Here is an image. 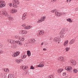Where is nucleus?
Here are the masks:
<instances>
[{
  "label": "nucleus",
  "instance_id": "33",
  "mask_svg": "<svg viewBox=\"0 0 78 78\" xmlns=\"http://www.w3.org/2000/svg\"><path fill=\"white\" fill-rule=\"evenodd\" d=\"M65 50L66 52H68V51H69V48L68 47H66L65 48Z\"/></svg>",
  "mask_w": 78,
  "mask_h": 78
},
{
  "label": "nucleus",
  "instance_id": "53",
  "mask_svg": "<svg viewBox=\"0 0 78 78\" xmlns=\"http://www.w3.org/2000/svg\"><path fill=\"white\" fill-rule=\"evenodd\" d=\"M44 42H42L41 44V45L42 46L43 45H44Z\"/></svg>",
  "mask_w": 78,
  "mask_h": 78
},
{
  "label": "nucleus",
  "instance_id": "26",
  "mask_svg": "<svg viewBox=\"0 0 78 78\" xmlns=\"http://www.w3.org/2000/svg\"><path fill=\"white\" fill-rule=\"evenodd\" d=\"M4 70L5 72H6L7 73H8V72H9V70L8 68H5L4 69Z\"/></svg>",
  "mask_w": 78,
  "mask_h": 78
},
{
  "label": "nucleus",
  "instance_id": "13",
  "mask_svg": "<svg viewBox=\"0 0 78 78\" xmlns=\"http://www.w3.org/2000/svg\"><path fill=\"white\" fill-rule=\"evenodd\" d=\"M27 13L25 12L24 13L23 15L22 19L23 20H25L26 17H27Z\"/></svg>",
  "mask_w": 78,
  "mask_h": 78
},
{
  "label": "nucleus",
  "instance_id": "3",
  "mask_svg": "<svg viewBox=\"0 0 78 78\" xmlns=\"http://www.w3.org/2000/svg\"><path fill=\"white\" fill-rule=\"evenodd\" d=\"M44 31L43 30H41L39 31V33L37 34V36H42L44 35Z\"/></svg>",
  "mask_w": 78,
  "mask_h": 78
},
{
  "label": "nucleus",
  "instance_id": "8",
  "mask_svg": "<svg viewBox=\"0 0 78 78\" xmlns=\"http://www.w3.org/2000/svg\"><path fill=\"white\" fill-rule=\"evenodd\" d=\"M70 62L72 64L73 66H76V62L75 60H74L73 59H71L70 60Z\"/></svg>",
  "mask_w": 78,
  "mask_h": 78
},
{
  "label": "nucleus",
  "instance_id": "25",
  "mask_svg": "<svg viewBox=\"0 0 78 78\" xmlns=\"http://www.w3.org/2000/svg\"><path fill=\"white\" fill-rule=\"evenodd\" d=\"M73 72L74 73H76L78 72V69H73Z\"/></svg>",
  "mask_w": 78,
  "mask_h": 78
},
{
  "label": "nucleus",
  "instance_id": "27",
  "mask_svg": "<svg viewBox=\"0 0 78 78\" xmlns=\"http://www.w3.org/2000/svg\"><path fill=\"white\" fill-rule=\"evenodd\" d=\"M20 37V36L19 35H16L15 36V38L16 39H17L19 38Z\"/></svg>",
  "mask_w": 78,
  "mask_h": 78
},
{
  "label": "nucleus",
  "instance_id": "7",
  "mask_svg": "<svg viewBox=\"0 0 78 78\" xmlns=\"http://www.w3.org/2000/svg\"><path fill=\"white\" fill-rule=\"evenodd\" d=\"M17 12V10L15 9H12L10 11V13L14 14Z\"/></svg>",
  "mask_w": 78,
  "mask_h": 78
},
{
  "label": "nucleus",
  "instance_id": "55",
  "mask_svg": "<svg viewBox=\"0 0 78 78\" xmlns=\"http://www.w3.org/2000/svg\"><path fill=\"white\" fill-rule=\"evenodd\" d=\"M67 3H69V0H67L66 1Z\"/></svg>",
  "mask_w": 78,
  "mask_h": 78
},
{
  "label": "nucleus",
  "instance_id": "11",
  "mask_svg": "<svg viewBox=\"0 0 78 78\" xmlns=\"http://www.w3.org/2000/svg\"><path fill=\"white\" fill-rule=\"evenodd\" d=\"M59 37H55L53 39L55 42H58V43L59 44L60 41L59 40Z\"/></svg>",
  "mask_w": 78,
  "mask_h": 78
},
{
  "label": "nucleus",
  "instance_id": "60",
  "mask_svg": "<svg viewBox=\"0 0 78 78\" xmlns=\"http://www.w3.org/2000/svg\"><path fill=\"white\" fill-rule=\"evenodd\" d=\"M64 14H65V13H64Z\"/></svg>",
  "mask_w": 78,
  "mask_h": 78
},
{
  "label": "nucleus",
  "instance_id": "48",
  "mask_svg": "<svg viewBox=\"0 0 78 78\" xmlns=\"http://www.w3.org/2000/svg\"><path fill=\"white\" fill-rule=\"evenodd\" d=\"M63 76H66V73H63Z\"/></svg>",
  "mask_w": 78,
  "mask_h": 78
},
{
  "label": "nucleus",
  "instance_id": "30",
  "mask_svg": "<svg viewBox=\"0 0 78 78\" xmlns=\"http://www.w3.org/2000/svg\"><path fill=\"white\" fill-rule=\"evenodd\" d=\"M27 54L28 56H30V55H31V52H30V51H28L27 52Z\"/></svg>",
  "mask_w": 78,
  "mask_h": 78
},
{
  "label": "nucleus",
  "instance_id": "45",
  "mask_svg": "<svg viewBox=\"0 0 78 78\" xmlns=\"http://www.w3.org/2000/svg\"><path fill=\"white\" fill-rule=\"evenodd\" d=\"M44 44L45 45H47L48 44V43L47 41H45L44 42Z\"/></svg>",
  "mask_w": 78,
  "mask_h": 78
},
{
  "label": "nucleus",
  "instance_id": "49",
  "mask_svg": "<svg viewBox=\"0 0 78 78\" xmlns=\"http://www.w3.org/2000/svg\"><path fill=\"white\" fill-rule=\"evenodd\" d=\"M1 78H3V73H2L1 75Z\"/></svg>",
  "mask_w": 78,
  "mask_h": 78
},
{
  "label": "nucleus",
  "instance_id": "59",
  "mask_svg": "<svg viewBox=\"0 0 78 78\" xmlns=\"http://www.w3.org/2000/svg\"><path fill=\"white\" fill-rule=\"evenodd\" d=\"M1 2H2V1H0V4H1Z\"/></svg>",
  "mask_w": 78,
  "mask_h": 78
},
{
  "label": "nucleus",
  "instance_id": "23",
  "mask_svg": "<svg viewBox=\"0 0 78 78\" xmlns=\"http://www.w3.org/2000/svg\"><path fill=\"white\" fill-rule=\"evenodd\" d=\"M21 58L22 59H25L27 58V55L22 54L21 55Z\"/></svg>",
  "mask_w": 78,
  "mask_h": 78
},
{
  "label": "nucleus",
  "instance_id": "36",
  "mask_svg": "<svg viewBox=\"0 0 78 78\" xmlns=\"http://www.w3.org/2000/svg\"><path fill=\"white\" fill-rule=\"evenodd\" d=\"M51 12H52V13L56 12V9L52 10L51 11Z\"/></svg>",
  "mask_w": 78,
  "mask_h": 78
},
{
  "label": "nucleus",
  "instance_id": "54",
  "mask_svg": "<svg viewBox=\"0 0 78 78\" xmlns=\"http://www.w3.org/2000/svg\"><path fill=\"white\" fill-rule=\"evenodd\" d=\"M2 48V44L0 43V48Z\"/></svg>",
  "mask_w": 78,
  "mask_h": 78
},
{
  "label": "nucleus",
  "instance_id": "9",
  "mask_svg": "<svg viewBox=\"0 0 78 78\" xmlns=\"http://www.w3.org/2000/svg\"><path fill=\"white\" fill-rule=\"evenodd\" d=\"M69 43V41L68 40H66L65 41L63 44V46L65 47H67V44H68V43Z\"/></svg>",
  "mask_w": 78,
  "mask_h": 78
},
{
  "label": "nucleus",
  "instance_id": "56",
  "mask_svg": "<svg viewBox=\"0 0 78 78\" xmlns=\"http://www.w3.org/2000/svg\"><path fill=\"white\" fill-rule=\"evenodd\" d=\"M52 39V37H51L50 38V40H51Z\"/></svg>",
  "mask_w": 78,
  "mask_h": 78
},
{
  "label": "nucleus",
  "instance_id": "37",
  "mask_svg": "<svg viewBox=\"0 0 78 78\" xmlns=\"http://www.w3.org/2000/svg\"><path fill=\"white\" fill-rule=\"evenodd\" d=\"M10 43L12 44H14V40H11Z\"/></svg>",
  "mask_w": 78,
  "mask_h": 78
},
{
  "label": "nucleus",
  "instance_id": "4",
  "mask_svg": "<svg viewBox=\"0 0 78 78\" xmlns=\"http://www.w3.org/2000/svg\"><path fill=\"white\" fill-rule=\"evenodd\" d=\"M20 54V52L19 51H16V52H14L12 55V57L13 58H16L17 56H18Z\"/></svg>",
  "mask_w": 78,
  "mask_h": 78
},
{
  "label": "nucleus",
  "instance_id": "47",
  "mask_svg": "<svg viewBox=\"0 0 78 78\" xmlns=\"http://www.w3.org/2000/svg\"><path fill=\"white\" fill-rule=\"evenodd\" d=\"M11 40L10 39H9L7 40V41L8 42H9V43H10V42L11 41Z\"/></svg>",
  "mask_w": 78,
  "mask_h": 78
},
{
  "label": "nucleus",
  "instance_id": "58",
  "mask_svg": "<svg viewBox=\"0 0 78 78\" xmlns=\"http://www.w3.org/2000/svg\"><path fill=\"white\" fill-rule=\"evenodd\" d=\"M69 2H70L72 1V0H69Z\"/></svg>",
  "mask_w": 78,
  "mask_h": 78
},
{
  "label": "nucleus",
  "instance_id": "42",
  "mask_svg": "<svg viewBox=\"0 0 78 78\" xmlns=\"http://www.w3.org/2000/svg\"><path fill=\"white\" fill-rule=\"evenodd\" d=\"M61 37H62V38H64V34H63L61 35Z\"/></svg>",
  "mask_w": 78,
  "mask_h": 78
},
{
  "label": "nucleus",
  "instance_id": "1",
  "mask_svg": "<svg viewBox=\"0 0 78 78\" xmlns=\"http://www.w3.org/2000/svg\"><path fill=\"white\" fill-rule=\"evenodd\" d=\"M19 1L18 0H14L13 1V6L14 8H17L19 5Z\"/></svg>",
  "mask_w": 78,
  "mask_h": 78
},
{
  "label": "nucleus",
  "instance_id": "41",
  "mask_svg": "<svg viewBox=\"0 0 78 78\" xmlns=\"http://www.w3.org/2000/svg\"><path fill=\"white\" fill-rule=\"evenodd\" d=\"M2 53H3V51L2 50H0V55H1V54H2Z\"/></svg>",
  "mask_w": 78,
  "mask_h": 78
},
{
  "label": "nucleus",
  "instance_id": "21",
  "mask_svg": "<svg viewBox=\"0 0 78 78\" xmlns=\"http://www.w3.org/2000/svg\"><path fill=\"white\" fill-rule=\"evenodd\" d=\"M19 39V41H20L21 42L24 41L25 40V38H24V37H20Z\"/></svg>",
  "mask_w": 78,
  "mask_h": 78
},
{
  "label": "nucleus",
  "instance_id": "20",
  "mask_svg": "<svg viewBox=\"0 0 78 78\" xmlns=\"http://www.w3.org/2000/svg\"><path fill=\"white\" fill-rule=\"evenodd\" d=\"M8 78H14V75L12 74H9L8 76Z\"/></svg>",
  "mask_w": 78,
  "mask_h": 78
},
{
  "label": "nucleus",
  "instance_id": "16",
  "mask_svg": "<svg viewBox=\"0 0 78 78\" xmlns=\"http://www.w3.org/2000/svg\"><path fill=\"white\" fill-rule=\"evenodd\" d=\"M35 41L34 39H30L29 40V43H31V44H33L35 42Z\"/></svg>",
  "mask_w": 78,
  "mask_h": 78
},
{
  "label": "nucleus",
  "instance_id": "40",
  "mask_svg": "<svg viewBox=\"0 0 78 78\" xmlns=\"http://www.w3.org/2000/svg\"><path fill=\"white\" fill-rule=\"evenodd\" d=\"M30 69H34V67H33V66H31L30 68Z\"/></svg>",
  "mask_w": 78,
  "mask_h": 78
},
{
  "label": "nucleus",
  "instance_id": "28",
  "mask_svg": "<svg viewBox=\"0 0 78 78\" xmlns=\"http://www.w3.org/2000/svg\"><path fill=\"white\" fill-rule=\"evenodd\" d=\"M68 22H70V23H72V22H73V21L71 20L70 18H68L66 20Z\"/></svg>",
  "mask_w": 78,
  "mask_h": 78
},
{
  "label": "nucleus",
  "instance_id": "5",
  "mask_svg": "<svg viewBox=\"0 0 78 78\" xmlns=\"http://www.w3.org/2000/svg\"><path fill=\"white\" fill-rule=\"evenodd\" d=\"M28 33L27 31L25 30H22L20 31L19 33L20 34H27Z\"/></svg>",
  "mask_w": 78,
  "mask_h": 78
},
{
  "label": "nucleus",
  "instance_id": "32",
  "mask_svg": "<svg viewBox=\"0 0 78 78\" xmlns=\"http://www.w3.org/2000/svg\"><path fill=\"white\" fill-rule=\"evenodd\" d=\"M18 45L20 46H22V45H23V44H22V42L20 41L18 43Z\"/></svg>",
  "mask_w": 78,
  "mask_h": 78
},
{
  "label": "nucleus",
  "instance_id": "15",
  "mask_svg": "<svg viewBox=\"0 0 78 78\" xmlns=\"http://www.w3.org/2000/svg\"><path fill=\"white\" fill-rule=\"evenodd\" d=\"M55 16H57V17H59L60 16H62V14H61L59 12H55Z\"/></svg>",
  "mask_w": 78,
  "mask_h": 78
},
{
  "label": "nucleus",
  "instance_id": "43",
  "mask_svg": "<svg viewBox=\"0 0 78 78\" xmlns=\"http://www.w3.org/2000/svg\"><path fill=\"white\" fill-rule=\"evenodd\" d=\"M9 5L10 6V7H11L12 6V3H9Z\"/></svg>",
  "mask_w": 78,
  "mask_h": 78
},
{
  "label": "nucleus",
  "instance_id": "22",
  "mask_svg": "<svg viewBox=\"0 0 78 78\" xmlns=\"http://www.w3.org/2000/svg\"><path fill=\"white\" fill-rule=\"evenodd\" d=\"M63 70H64L63 68H60L58 69V73H61Z\"/></svg>",
  "mask_w": 78,
  "mask_h": 78
},
{
  "label": "nucleus",
  "instance_id": "52",
  "mask_svg": "<svg viewBox=\"0 0 78 78\" xmlns=\"http://www.w3.org/2000/svg\"><path fill=\"white\" fill-rule=\"evenodd\" d=\"M43 50H44V51H47V49L44 48L43 49Z\"/></svg>",
  "mask_w": 78,
  "mask_h": 78
},
{
  "label": "nucleus",
  "instance_id": "31",
  "mask_svg": "<svg viewBox=\"0 0 78 78\" xmlns=\"http://www.w3.org/2000/svg\"><path fill=\"white\" fill-rule=\"evenodd\" d=\"M22 68L23 69H27L28 68V66H22Z\"/></svg>",
  "mask_w": 78,
  "mask_h": 78
},
{
  "label": "nucleus",
  "instance_id": "19",
  "mask_svg": "<svg viewBox=\"0 0 78 78\" xmlns=\"http://www.w3.org/2000/svg\"><path fill=\"white\" fill-rule=\"evenodd\" d=\"M31 27H31V26H26L24 27V29L25 30H29V29H30V28H31Z\"/></svg>",
  "mask_w": 78,
  "mask_h": 78
},
{
  "label": "nucleus",
  "instance_id": "44",
  "mask_svg": "<svg viewBox=\"0 0 78 78\" xmlns=\"http://www.w3.org/2000/svg\"><path fill=\"white\" fill-rule=\"evenodd\" d=\"M19 41H15V42L16 43V44H19Z\"/></svg>",
  "mask_w": 78,
  "mask_h": 78
},
{
  "label": "nucleus",
  "instance_id": "18",
  "mask_svg": "<svg viewBox=\"0 0 78 78\" xmlns=\"http://www.w3.org/2000/svg\"><path fill=\"white\" fill-rule=\"evenodd\" d=\"M46 16H43L41 17L40 18L41 19V20L42 21V22H44V21H45V20H46Z\"/></svg>",
  "mask_w": 78,
  "mask_h": 78
},
{
  "label": "nucleus",
  "instance_id": "50",
  "mask_svg": "<svg viewBox=\"0 0 78 78\" xmlns=\"http://www.w3.org/2000/svg\"><path fill=\"white\" fill-rule=\"evenodd\" d=\"M75 10L76 11H78V7L76 8L75 9Z\"/></svg>",
  "mask_w": 78,
  "mask_h": 78
},
{
  "label": "nucleus",
  "instance_id": "10",
  "mask_svg": "<svg viewBox=\"0 0 78 78\" xmlns=\"http://www.w3.org/2000/svg\"><path fill=\"white\" fill-rule=\"evenodd\" d=\"M58 61H64V57H60L58 58Z\"/></svg>",
  "mask_w": 78,
  "mask_h": 78
},
{
  "label": "nucleus",
  "instance_id": "6",
  "mask_svg": "<svg viewBox=\"0 0 78 78\" xmlns=\"http://www.w3.org/2000/svg\"><path fill=\"white\" fill-rule=\"evenodd\" d=\"M5 6V1H1V4H0V8H3Z\"/></svg>",
  "mask_w": 78,
  "mask_h": 78
},
{
  "label": "nucleus",
  "instance_id": "34",
  "mask_svg": "<svg viewBox=\"0 0 78 78\" xmlns=\"http://www.w3.org/2000/svg\"><path fill=\"white\" fill-rule=\"evenodd\" d=\"M42 21L41 18H40V19L38 20L37 21V23H41V22H42Z\"/></svg>",
  "mask_w": 78,
  "mask_h": 78
},
{
  "label": "nucleus",
  "instance_id": "14",
  "mask_svg": "<svg viewBox=\"0 0 78 78\" xmlns=\"http://www.w3.org/2000/svg\"><path fill=\"white\" fill-rule=\"evenodd\" d=\"M65 69L66 70H72V67L70 66H66Z\"/></svg>",
  "mask_w": 78,
  "mask_h": 78
},
{
  "label": "nucleus",
  "instance_id": "57",
  "mask_svg": "<svg viewBox=\"0 0 78 78\" xmlns=\"http://www.w3.org/2000/svg\"><path fill=\"white\" fill-rule=\"evenodd\" d=\"M25 0V1H29V0Z\"/></svg>",
  "mask_w": 78,
  "mask_h": 78
},
{
  "label": "nucleus",
  "instance_id": "2",
  "mask_svg": "<svg viewBox=\"0 0 78 78\" xmlns=\"http://www.w3.org/2000/svg\"><path fill=\"white\" fill-rule=\"evenodd\" d=\"M2 14H3V15H4L5 16H6V17H8V16H9L8 13L5 9L2 10Z\"/></svg>",
  "mask_w": 78,
  "mask_h": 78
},
{
  "label": "nucleus",
  "instance_id": "12",
  "mask_svg": "<svg viewBox=\"0 0 78 78\" xmlns=\"http://www.w3.org/2000/svg\"><path fill=\"white\" fill-rule=\"evenodd\" d=\"M44 66V62H41L39 65H37L38 67H43Z\"/></svg>",
  "mask_w": 78,
  "mask_h": 78
},
{
  "label": "nucleus",
  "instance_id": "17",
  "mask_svg": "<svg viewBox=\"0 0 78 78\" xmlns=\"http://www.w3.org/2000/svg\"><path fill=\"white\" fill-rule=\"evenodd\" d=\"M75 39H73L71 40L69 43V45H72V44H74V42H75Z\"/></svg>",
  "mask_w": 78,
  "mask_h": 78
},
{
  "label": "nucleus",
  "instance_id": "39",
  "mask_svg": "<svg viewBox=\"0 0 78 78\" xmlns=\"http://www.w3.org/2000/svg\"><path fill=\"white\" fill-rule=\"evenodd\" d=\"M21 26H22V27H26V24H25V23L23 24H22L21 25Z\"/></svg>",
  "mask_w": 78,
  "mask_h": 78
},
{
  "label": "nucleus",
  "instance_id": "51",
  "mask_svg": "<svg viewBox=\"0 0 78 78\" xmlns=\"http://www.w3.org/2000/svg\"><path fill=\"white\" fill-rule=\"evenodd\" d=\"M60 34H61L62 35V34H63V33L62 31H61L60 33Z\"/></svg>",
  "mask_w": 78,
  "mask_h": 78
},
{
  "label": "nucleus",
  "instance_id": "24",
  "mask_svg": "<svg viewBox=\"0 0 78 78\" xmlns=\"http://www.w3.org/2000/svg\"><path fill=\"white\" fill-rule=\"evenodd\" d=\"M22 60L20 59H17L16 60V62H17V63H18V64H19L20 63V62H22Z\"/></svg>",
  "mask_w": 78,
  "mask_h": 78
},
{
  "label": "nucleus",
  "instance_id": "35",
  "mask_svg": "<svg viewBox=\"0 0 78 78\" xmlns=\"http://www.w3.org/2000/svg\"><path fill=\"white\" fill-rule=\"evenodd\" d=\"M54 75H50L48 77V78H54Z\"/></svg>",
  "mask_w": 78,
  "mask_h": 78
},
{
  "label": "nucleus",
  "instance_id": "29",
  "mask_svg": "<svg viewBox=\"0 0 78 78\" xmlns=\"http://www.w3.org/2000/svg\"><path fill=\"white\" fill-rule=\"evenodd\" d=\"M8 19L9 20H14V19L11 16L9 17Z\"/></svg>",
  "mask_w": 78,
  "mask_h": 78
},
{
  "label": "nucleus",
  "instance_id": "46",
  "mask_svg": "<svg viewBox=\"0 0 78 78\" xmlns=\"http://www.w3.org/2000/svg\"><path fill=\"white\" fill-rule=\"evenodd\" d=\"M56 0H51V2L53 3H55V2H56Z\"/></svg>",
  "mask_w": 78,
  "mask_h": 78
},
{
  "label": "nucleus",
  "instance_id": "38",
  "mask_svg": "<svg viewBox=\"0 0 78 78\" xmlns=\"http://www.w3.org/2000/svg\"><path fill=\"white\" fill-rule=\"evenodd\" d=\"M4 78H8V77H7V74L6 73H5L4 74Z\"/></svg>",
  "mask_w": 78,
  "mask_h": 78
}]
</instances>
